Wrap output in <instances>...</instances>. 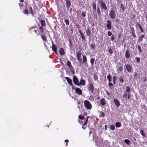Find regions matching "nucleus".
<instances>
[{"label":"nucleus","mask_w":147,"mask_h":147,"mask_svg":"<svg viewBox=\"0 0 147 147\" xmlns=\"http://www.w3.org/2000/svg\"><path fill=\"white\" fill-rule=\"evenodd\" d=\"M125 67L126 68L127 71L129 72L130 73L131 72L132 70V67L129 64H127L125 65Z\"/></svg>","instance_id":"7ed1b4c3"},{"label":"nucleus","mask_w":147,"mask_h":147,"mask_svg":"<svg viewBox=\"0 0 147 147\" xmlns=\"http://www.w3.org/2000/svg\"><path fill=\"white\" fill-rule=\"evenodd\" d=\"M145 36V35H142L140 36L139 37L138 39V41L139 42H142L143 39L144 37Z\"/></svg>","instance_id":"6ab92c4d"},{"label":"nucleus","mask_w":147,"mask_h":147,"mask_svg":"<svg viewBox=\"0 0 147 147\" xmlns=\"http://www.w3.org/2000/svg\"><path fill=\"white\" fill-rule=\"evenodd\" d=\"M136 60L138 62H139L140 61V58L139 57H136Z\"/></svg>","instance_id":"680f3d73"},{"label":"nucleus","mask_w":147,"mask_h":147,"mask_svg":"<svg viewBox=\"0 0 147 147\" xmlns=\"http://www.w3.org/2000/svg\"><path fill=\"white\" fill-rule=\"evenodd\" d=\"M28 9L30 13L32 15V16H33V11L32 7L30 6H29V7L28 8Z\"/></svg>","instance_id":"4be33fe9"},{"label":"nucleus","mask_w":147,"mask_h":147,"mask_svg":"<svg viewBox=\"0 0 147 147\" xmlns=\"http://www.w3.org/2000/svg\"><path fill=\"white\" fill-rule=\"evenodd\" d=\"M112 33L110 31H109L108 32V35L109 36H111L112 35Z\"/></svg>","instance_id":"6e6d98bb"},{"label":"nucleus","mask_w":147,"mask_h":147,"mask_svg":"<svg viewBox=\"0 0 147 147\" xmlns=\"http://www.w3.org/2000/svg\"><path fill=\"white\" fill-rule=\"evenodd\" d=\"M73 81L74 83L76 85L78 86L79 85V80L76 76H74L73 78Z\"/></svg>","instance_id":"20e7f679"},{"label":"nucleus","mask_w":147,"mask_h":147,"mask_svg":"<svg viewBox=\"0 0 147 147\" xmlns=\"http://www.w3.org/2000/svg\"><path fill=\"white\" fill-rule=\"evenodd\" d=\"M140 133L143 136V137H145V134L144 133V131L143 130H140Z\"/></svg>","instance_id":"72a5a7b5"},{"label":"nucleus","mask_w":147,"mask_h":147,"mask_svg":"<svg viewBox=\"0 0 147 147\" xmlns=\"http://www.w3.org/2000/svg\"><path fill=\"white\" fill-rule=\"evenodd\" d=\"M137 76H138L137 73H135V74H134V78H135L136 77H137Z\"/></svg>","instance_id":"774afa93"},{"label":"nucleus","mask_w":147,"mask_h":147,"mask_svg":"<svg viewBox=\"0 0 147 147\" xmlns=\"http://www.w3.org/2000/svg\"><path fill=\"white\" fill-rule=\"evenodd\" d=\"M78 118L81 119L82 120H84V117L83 116H81L80 115L78 116Z\"/></svg>","instance_id":"a19ab883"},{"label":"nucleus","mask_w":147,"mask_h":147,"mask_svg":"<svg viewBox=\"0 0 147 147\" xmlns=\"http://www.w3.org/2000/svg\"><path fill=\"white\" fill-rule=\"evenodd\" d=\"M94 89V87L93 85L90 84L88 88V90H90L91 92L92 93L93 92Z\"/></svg>","instance_id":"ddd939ff"},{"label":"nucleus","mask_w":147,"mask_h":147,"mask_svg":"<svg viewBox=\"0 0 147 147\" xmlns=\"http://www.w3.org/2000/svg\"><path fill=\"white\" fill-rule=\"evenodd\" d=\"M121 8L123 10V11H124L125 10L124 7V6L123 5V4H121Z\"/></svg>","instance_id":"09e8293b"},{"label":"nucleus","mask_w":147,"mask_h":147,"mask_svg":"<svg viewBox=\"0 0 147 147\" xmlns=\"http://www.w3.org/2000/svg\"><path fill=\"white\" fill-rule=\"evenodd\" d=\"M83 57V63H85L87 62V59L86 57L85 56L83 55H82Z\"/></svg>","instance_id":"b1692460"},{"label":"nucleus","mask_w":147,"mask_h":147,"mask_svg":"<svg viewBox=\"0 0 147 147\" xmlns=\"http://www.w3.org/2000/svg\"><path fill=\"white\" fill-rule=\"evenodd\" d=\"M39 29L40 30L41 32H42L44 30L42 26H40L39 28Z\"/></svg>","instance_id":"79ce46f5"},{"label":"nucleus","mask_w":147,"mask_h":147,"mask_svg":"<svg viewBox=\"0 0 147 147\" xmlns=\"http://www.w3.org/2000/svg\"><path fill=\"white\" fill-rule=\"evenodd\" d=\"M109 85L110 87H111L113 86V84L112 83H111L110 82H109Z\"/></svg>","instance_id":"e2e57ef3"},{"label":"nucleus","mask_w":147,"mask_h":147,"mask_svg":"<svg viewBox=\"0 0 147 147\" xmlns=\"http://www.w3.org/2000/svg\"><path fill=\"white\" fill-rule=\"evenodd\" d=\"M75 91L76 93L79 95H81L82 94V91L81 89L78 88H76L75 89Z\"/></svg>","instance_id":"0eeeda50"},{"label":"nucleus","mask_w":147,"mask_h":147,"mask_svg":"<svg viewBox=\"0 0 147 147\" xmlns=\"http://www.w3.org/2000/svg\"><path fill=\"white\" fill-rule=\"evenodd\" d=\"M113 102L117 107H118L120 105V103L118 100L116 98L113 99Z\"/></svg>","instance_id":"6e6552de"},{"label":"nucleus","mask_w":147,"mask_h":147,"mask_svg":"<svg viewBox=\"0 0 147 147\" xmlns=\"http://www.w3.org/2000/svg\"><path fill=\"white\" fill-rule=\"evenodd\" d=\"M84 104L85 107L87 109H91L92 105L89 101L85 100L84 102Z\"/></svg>","instance_id":"f257e3e1"},{"label":"nucleus","mask_w":147,"mask_h":147,"mask_svg":"<svg viewBox=\"0 0 147 147\" xmlns=\"http://www.w3.org/2000/svg\"><path fill=\"white\" fill-rule=\"evenodd\" d=\"M86 33L88 36H90L91 34V32L89 28H88L87 30H86Z\"/></svg>","instance_id":"2eb2a0df"},{"label":"nucleus","mask_w":147,"mask_h":147,"mask_svg":"<svg viewBox=\"0 0 147 147\" xmlns=\"http://www.w3.org/2000/svg\"><path fill=\"white\" fill-rule=\"evenodd\" d=\"M109 16L111 19H114L116 16L115 10L113 9L111 10L109 14Z\"/></svg>","instance_id":"f03ea898"},{"label":"nucleus","mask_w":147,"mask_h":147,"mask_svg":"<svg viewBox=\"0 0 147 147\" xmlns=\"http://www.w3.org/2000/svg\"><path fill=\"white\" fill-rule=\"evenodd\" d=\"M77 59L79 62H80L82 61V58L81 57H77Z\"/></svg>","instance_id":"c03bdc74"},{"label":"nucleus","mask_w":147,"mask_h":147,"mask_svg":"<svg viewBox=\"0 0 147 147\" xmlns=\"http://www.w3.org/2000/svg\"><path fill=\"white\" fill-rule=\"evenodd\" d=\"M131 87L129 86H126L125 88V92L128 93H130L131 91Z\"/></svg>","instance_id":"f8f14e48"},{"label":"nucleus","mask_w":147,"mask_h":147,"mask_svg":"<svg viewBox=\"0 0 147 147\" xmlns=\"http://www.w3.org/2000/svg\"><path fill=\"white\" fill-rule=\"evenodd\" d=\"M82 15L84 17H85L86 16L85 13L83 12H82Z\"/></svg>","instance_id":"338daca9"},{"label":"nucleus","mask_w":147,"mask_h":147,"mask_svg":"<svg viewBox=\"0 0 147 147\" xmlns=\"http://www.w3.org/2000/svg\"><path fill=\"white\" fill-rule=\"evenodd\" d=\"M92 6H93L94 9V10H95L96 9V5L95 3H93Z\"/></svg>","instance_id":"3c124183"},{"label":"nucleus","mask_w":147,"mask_h":147,"mask_svg":"<svg viewBox=\"0 0 147 147\" xmlns=\"http://www.w3.org/2000/svg\"><path fill=\"white\" fill-rule=\"evenodd\" d=\"M109 53L110 54H112L113 53V51H112V49L111 48H110L109 49Z\"/></svg>","instance_id":"864d4df0"},{"label":"nucleus","mask_w":147,"mask_h":147,"mask_svg":"<svg viewBox=\"0 0 147 147\" xmlns=\"http://www.w3.org/2000/svg\"><path fill=\"white\" fill-rule=\"evenodd\" d=\"M42 39L44 41H45L47 40V38L46 36L45 35H42L41 36Z\"/></svg>","instance_id":"473e14b6"},{"label":"nucleus","mask_w":147,"mask_h":147,"mask_svg":"<svg viewBox=\"0 0 147 147\" xmlns=\"http://www.w3.org/2000/svg\"><path fill=\"white\" fill-rule=\"evenodd\" d=\"M67 65L70 68H72V67L71 65V62L69 61H68L67 63Z\"/></svg>","instance_id":"c85d7f7f"},{"label":"nucleus","mask_w":147,"mask_h":147,"mask_svg":"<svg viewBox=\"0 0 147 147\" xmlns=\"http://www.w3.org/2000/svg\"><path fill=\"white\" fill-rule=\"evenodd\" d=\"M84 65L86 67H88V65L87 63L86 62L85 63H84Z\"/></svg>","instance_id":"0e129e2a"},{"label":"nucleus","mask_w":147,"mask_h":147,"mask_svg":"<svg viewBox=\"0 0 147 147\" xmlns=\"http://www.w3.org/2000/svg\"><path fill=\"white\" fill-rule=\"evenodd\" d=\"M127 95L128 93L125 92L123 94V97L125 98H127Z\"/></svg>","instance_id":"c9c22d12"},{"label":"nucleus","mask_w":147,"mask_h":147,"mask_svg":"<svg viewBox=\"0 0 147 147\" xmlns=\"http://www.w3.org/2000/svg\"><path fill=\"white\" fill-rule=\"evenodd\" d=\"M90 100H94V98L91 95L90 96Z\"/></svg>","instance_id":"4d7b16f0"},{"label":"nucleus","mask_w":147,"mask_h":147,"mask_svg":"<svg viewBox=\"0 0 147 147\" xmlns=\"http://www.w3.org/2000/svg\"><path fill=\"white\" fill-rule=\"evenodd\" d=\"M137 26H139L141 32L142 33L144 32V30H143L142 27L141 26V25L138 23V24Z\"/></svg>","instance_id":"bb28decb"},{"label":"nucleus","mask_w":147,"mask_h":147,"mask_svg":"<svg viewBox=\"0 0 147 147\" xmlns=\"http://www.w3.org/2000/svg\"><path fill=\"white\" fill-rule=\"evenodd\" d=\"M94 77V79L95 80H97L98 79V77L96 75H94L93 76Z\"/></svg>","instance_id":"5fc2aeb1"},{"label":"nucleus","mask_w":147,"mask_h":147,"mask_svg":"<svg viewBox=\"0 0 147 147\" xmlns=\"http://www.w3.org/2000/svg\"><path fill=\"white\" fill-rule=\"evenodd\" d=\"M115 126L117 127H120L121 126V123L119 122H117L115 123Z\"/></svg>","instance_id":"5701e85b"},{"label":"nucleus","mask_w":147,"mask_h":147,"mask_svg":"<svg viewBox=\"0 0 147 147\" xmlns=\"http://www.w3.org/2000/svg\"><path fill=\"white\" fill-rule=\"evenodd\" d=\"M116 78L115 76H114L113 77V80L114 84L115 85V83L116 79Z\"/></svg>","instance_id":"37998d69"},{"label":"nucleus","mask_w":147,"mask_h":147,"mask_svg":"<svg viewBox=\"0 0 147 147\" xmlns=\"http://www.w3.org/2000/svg\"><path fill=\"white\" fill-rule=\"evenodd\" d=\"M64 22L67 25H69V20H68L65 19L64 20Z\"/></svg>","instance_id":"58836bf2"},{"label":"nucleus","mask_w":147,"mask_h":147,"mask_svg":"<svg viewBox=\"0 0 147 147\" xmlns=\"http://www.w3.org/2000/svg\"><path fill=\"white\" fill-rule=\"evenodd\" d=\"M138 49L139 51L141 53L142 51V49H141V47L139 45H138Z\"/></svg>","instance_id":"a18cd8bd"},{"label":"nucleus","mask_w":147,"mask_h":147,"mask_svg":"<svg viewBox=\"0 0 147 147\" xmlns=\"http://www.w3.org/2000/svg\"><path fill=\"white\" fill-rule=\"evenodd\" d=\"M100 114L99 115V117H104L105 116V114L102 111L100 112Z\"/></svg>","instance_id":"a878e982"},{"label":"nucleus","mask_w":147,"mask_h":147,"mask_svg":"<svg viewBox=\"0 0 147 147\" xmlns=\"http://www.w3.org/2000/svg\"><path fill=\"white\" fill-rule=\"evenodd\" d=\"M41 25L42 26H44L45 25V21L44 20H42L40 22Z\"/></svg>","instance_id":"393cba45"},{"label":"nucleus","mask_w":147,"mask_h":147,"mask_svg":"<svg viewBox=\"0 0 147 147\" xmlns=\"http://www.w3.org/2000/svg\"><path fill=\"white\" fill-rule=\"evenodd\" d=\"M111 39L112 41H113L114 40V37L113 35H112V36H111Z\"/></svg>","instance_id":"bf43d9fd"},{"label":"nucleus","mask_w":147,"mask_h":147,"mask_svg":"<svg viewBox=\"0 0 147 147\" xmlns=\"http://www.w3.org/2000/svg\"><path fill=\"white\" fill-rule=\"evenodd\" d=\"M125 56L126 58H129L130 55L129 51L128 50H127L125 53Z\"/></svg>","instance_id":"dca6fc26"},{"label":"nucleus","mask_w":147,"mask_h":147,"mask_svg":"<svg viewBox=\"0 0 147 147\" xmlns=\"http://www.w3.org/2000/svg\"><path fill=\"white\" fill-rule=\"evenodd\" d=\"M101 8L104 10H107V7L106 4L103 1L101 3Z\"/></svg>","instance_id":"423d86ee"},{"label":"nucleus","mask_w":147,"mask_h":147,"mask_svg":"<svg viewBox=\"0 0 147 147\" xmlns=\"http://www.w3.org/2000/svg\"><path fill=\"white\" fill-rule=\"evenodd\" d=\"M65 78L67 80L68 83L71 86H72V83L71 80L69 78L65 77Z\"/></svg>","instance_id":"9d476101"},{"label":"nucleus","mask_w":147,"mask_h":147,"mask_svg":"<svg viewBox=\"0 0 147 147\" xmlns=\"http://www.w3.org/2000/svg\"><path fill=\"white\" fill-rule=\"evenodd\" d=\"M107 27L108 30H110L111 28V24L112 23L111 22L110 20H107Z\"/></svg>","instance_id":"39448f33"},{"label":"nucleus","mask_w":147,"mask_h":147,"mask_svg":"<svg viewBox=\"0 0 147 147\" xmlns=\"http://www.w3.org/2000/svg\"><path fill=\"white\" fill-rule=\"evenodd\" d=\"M107 78L109 81V82H111V77L110 75H108L107 76Z\"/></svg>","instance_id":"7c9ffc66"},{"label":"nucleus","mask_w":147,"mask_h":147,"mask_svg":"<svg viewBox=\"0 0 147 147\" xmlns=\"http://www.w3.org/2000/svg\"><path fill=\"white\" fill-rule=\"evenodd\" d=\"M90 47L91 49H92L93 50H94L95 49V46L94 45V44H92L90 45Z\"/></svg>","instance_id":"2f4dec72"},{"label":"nucleus","mask_w":147,"mask_h":147,"mask_svg":"<svg viewBox=\"0 0 147 147\" xmlns=\"http://www.w3.org/2000/svg\"><path fill=\"white\" fill-rule=\"evenodd\" d=\"M66 7L67 9H69L71 5V3L70 2V0H67L66 1Z\"/></svg>","instance_id":"1a4fd4ad"},{"label":"nucleus","mask_w":147,"mask_h":147,"mask_svg":"<svg viewBox=\"0 0 147 147\" xmlns=\"http://www.w3.org/2000/svg\"><path fill=\"white\" fill-rule=\"evenodd\" d=\"M144 15L146 19V20L147 21V12H145L144 13Z\"/></svg>","instance_id":"13d9d810"},{"label":"nucleus","mask_w":147,"mask_h":147,"mask_svg":"<svg viewBox=\"0 0 147 147\" xmlns=\"http://www.w3.org/2000/svg\"><path fill=\"white\" fill-rule=\"evenodd\" d=\"M89 116H88L87 117V118L86 119V121L84 123V125H83V126L82 127V128H83L84 129H85L86 127H84V126L87 123V122H88V119L89 118Z\"/></svg>","instance_id":"c756f323"},{"label":"nucleus","mask_w":147,"mask_h":147,"mask_svg":"<svg viewBox=\"0 0 147 147\" xmlns=\"http://www.w3.org/2000/svg\"><path fill=\"white\" fill-rule=\"evenodd\" d=\"M95 60V59L93 58L91 59L90 62L92 65H93L94 64Z\"/></svg>","instance_id":"e433bc0d"},{"label":"nucleus","mask_w":147,"mask_h":147,"mask_svg":"<svg viewBox=\"0 0 147 147\" xmlns=\"http://www.w3.org/2000/svg\"><path fill=\"white\" fill-rule=\"evenodd\" d=\"M23 13L25 14H27L28 13V11L27 9H26L23 11Z\"/></svg>","instance_id":"f704fd0d"},{"label":"nucleus","mask_w":147,"mask_h":147,"mask_svg":"<svg viewBox=\"0 0 147 147\" xmlns=\"http://www.w3.org/2000/svg\"><path fill=\"white\" fill-rule=\"evenodd\" d=\"M123 70V68L121 66L119 67L117 69V71L118 73H120Z\"/></svg>","instance_id":"aec40b11"},{"label":"nucleus","mask_w":147,"mask_h":147,"mask_svg":"<svg viewBox=\"0 0 147 147\" xmlns=\"http://www.w3.org/2000/svg\"><path fill=\"white\" fill-rule=\"evenodd\" d=\"M124 142L126 143L127 145H130L131 142L129 140L127 139H125L124 140Z\"/></svg>","instance_id":"412c9836"},{"label":"nucleus","mask_w":147,"mask_h":147,"mask_svg":"<svg viewBox=\"0 0 147 147\" xmlns=\"http://www.w3.org/2000/svg\"><path fill=\"white\" fill-rule=\"evenodd\" d=\"M77 57H81L82 53L80 51H78L76 52Z\"/></svg>","instance_id":"cd10ccee"},{"label":"nucleus","mask_w":147,"mask_h":147,"mask_svg":"<svg viewBox=\"0 0 147 147\" xmlns=\"http://www.w3.org/2000/svg\"><path fill=\"white\" fill-rule=\"evenodd\" d=\"M80 35L82 37V39L83 40H85V37L83 35V33L80 34Z\"/></svg>","instance_id":"603ef678"},{"label":"nucleus","mask_w":147,"mask_h":147,"mask_svg":"<svg viewBox=\"0 0 147 147\" xmlns=\"http://www.w3.org/2000/svg\"><path fill=\"white\" fill-rule=\"evenodd\" d=\"M119 81L121 83H123L124 82V80L122 77H120L119 78Z\"/></svg>","instance_id":"ea45409f"},{"label":"nucleus","mask_w":147,"mask_h":147,"mask_svg":"<svg viewBox=\"0 0 147 147\" xmlns=\"http://www.w3.org/2000/svg\"><path fill=\"white\" fill-rule=\"evenodd\" d=\"M52 49L53 51L54 52H56V51H57V47L56 45H52Z\"/></svg>","instance_id":"a211bd4d"},{"label":"nucleus","mask_w":147,"mask_h":147,"mask_svg":"<svg viewBox=\"0 0 147 147\" xmlns=\"http://www.w3.org/2000/svg\"><path fill=\"white\" fill-rule=\"evenodd\" d=\"M110 128L112 130H114L115 129V127L113 125H111L110 126Z\"/></svg>","instance_id":"49530a36"},{"label":"nucleus","mask_w":147,"mask_h":147,"mask_svg":"<svg viewBox=\"0 0 147 147\" xmlns=\"http://www.w3.org/2000/svg\"><path fill=\"white\" fill-rule=\"evenodd\" d=\"M65 52L63 49V48H61L59 50V53L61 55H63L65 54Z\"/></svg>","instance_id":"f3484780"},{"label":"nucleus","mask_w":147,"mask_h":147,"mask_svg":"<svg viewBox=\"0 0 147 147\" xmlns=\"http://www.w3.org/2000/svg\"><path fill=\"white\" fill-rule=\"evenodd\" d=\"M130 30L131 31V33H133V32H135V30L134 28L133 27H131L130 28Z\"/></svg>","instance_id":"de8ad7c7"},{"label":"nucleus","mask_w":147,"mask_h":147,"mask_svg":"<svg viewBox=\"0 0 147 147\" xmlns=\"http://www.w3.org/2000/svg\"><path fill=\"white\" fill-rule=\"evenodd\" d=\"M132 34V35L133 36L134 38H135L136 37V35L135 34V32H133V33H131Z\"/></svg>","instance_id":"69168bd1"},{"label":"nucleus","mask_w":147,"mask_h":147,"mask_svg":"<svg viewBox=\"0 0 147 147\" xmlns=\"http://www.w3.org/2000/svg\"><path fill=\"white\" fill-rule=\"evenodd\" d=\"M97 12L98 14V15H100V8L99 7H97Z\"/></svg>","instance_id":"4c0bfd02"},{"label":"nucleus","mask_w":147,"mask_h":147,"mask_svg":"<svg viewBox=\"0 0 147 147\" xmlns=\"http://www.w3.org/2000/svg\"><path fill=\"white\" fill-rule=\"evenodd\" d=\"M100 102L102 106H104L106 103V101L104 98H102L100 101Z\"/></svg>","instance_id":"9b49d317"},{"label":"nucleus","mask_w":147,"mask_h":147,"mask_svg":"<svg viewBox=\"0 0 147 147\" xmlns=\"http://www.w3.org/2000/svg\"><path fill=\"white\" fill-rule=\"evenodd\" d=\"M70 71L71 72V73L74 75V74L75 73V71L74 70V69L72 68H72H70Z\"/></svg>","instance_id":"8fccbe9b"},{"label":"nucleus","mask_w":147,"mask_h":147,"mask_svg":"<svg viewBox=\"0 0 147 147\" xmlns=\"http://www.w3.org/2000/svg\"><path fill=\"white\" fill-rule=\"evenodd\" d=\"M127 96H128V97L127 96V99H129L130 98V97H131V95L130 94V93H128Z\"/></svg>","instance_id":"052dcab7"},{"label":"nucleus","mask_w":147,"mask_h":147,"mask_svg":"<svg viewBox=\"0 0 147 147\" xmlns=\"http://www.w3.org/2000/svg\"><path fill=\"white\" fill-rule=\"evenodd\" d=\"M85 84L86 83L85 80L84 79H82L80 81V82H79V85L78 86H79L80 85L84 86L85 85Z\"/></svg>","instance_id":"4468645a"}]
</instances>
